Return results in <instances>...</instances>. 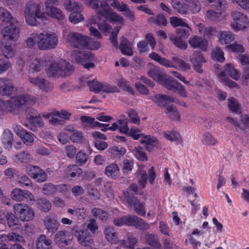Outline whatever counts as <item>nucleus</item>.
Wrapping results in <instances>:
<instances>
[{
	"label": "nucleus",
	"instance_id": "nucleus-45",
	"mask_svg": "<svg viewBox=\"0 0 249 249\" xmlns=\"http://www.w3.org/2000/svg\"><path fill=\"white\" fill-rule=\"evenodd\" d=\"M0 18L3 22H6L8 24L12 23L14 20H17L7 10L2 7L0 11Z\"/></svg>",
	"mask_w": 249,
	"mask_h": 249
},
{
	"label": "nucleus",
	"instance_id": "nucleus-13",
	"mask_svg": "<svg viewBox=\"0 0 249 249\" xmlns=\"http://www.w3.org/2000/svg\"><path fill=\"white\" fill-rule=\"evenodd\" d=\"M42 6L39 3H36L34 1L28 2L25 6L24 14L35 15L38 18L44 17V13L41 11Z\"/></svg>",
	"mask_w": 249,
	"mask_h": 249
},
{
	"label": "nucleus",
	"instance_id": "nucleus-39",
	"mask_svg": "<svg viewBox=\"0 0 249 249\" xmlns=\"http://www.w3.org/2000/svg\"><path fill=\"white\" fill-rule=\"evenodd\" d=\"M131 215L128 214L120 217H117L113 219V224L117 227H121L123 225L130 226Z\"/></svg>",
	"mask_w": 249,
	"mask_h": 249
},
{
	"label": "nucleus",
	"instance_id": "nucleus-21",
	"mask_svg": "<svg viewBox=\"0 0 249 249\" xmlns=\"http://www.w3.org/2000/svg\"><path fill=\"white\" fill-rule=\"evenodd\" d=\"M130 226L134 227L142 231L148 230L150 228V225L147 222L135 215H131Z\"/></svg>",
	"mask_w": 249,
	"mask_h": 249
},
{
	"label": "nucleus",
	"instance_id": "nucleus-61",
	"mask_svg": "<svg viewBox=\"0 0 249 249\" xmlns=\"http://www.w3.org/2000/svg\"><path fill=\"white\" fill-rule=\"evenodd\" d=\"M23 190L20 188H15L11 192V198L17 201H22Z\"/></svg>",
	"mask_w": 249,
	"mask_h": 249
},
{
	"label": "nucleus",
	"instance_id": "nucleus-46",
	"mask_svg": "<svg viewBox=\"0 0 249 249\" xmlns=\"http://www.w3.org/2000/svg\"><path fill=\"white\" fill-rule=\"evenodd\" d=\"M154 101L156 103H161L163 105V106L165 107L164 102L165 101H168L170 103L175 102L176 101L174 99L173 97L167 96L165 94H156L154 96Z\"/></svg>",
	"mask_w": 249,
	"mask_h": 249
},
{
	"label": "nucleus",
	"instance_id": "nucleus-41",
	"mask_svg": "<svg viewBox=\"0 0 249 249\" xmlns=\"http://www.w3.org/2000/svg\"><path fill=\"white\" fill-rule=\"evenodd\" d=\"M30 123L34 125L33 128H30V129L35 131L36 130V127H42L44 125L43 121L39 114L36 116L32 115L28 118Z\"/></svg>",
	"mask_w": 249,
	"mask_h": 249
},
{
	"label": "nucleus",
	"instance_id": "nucleus-15",
	"mask_svg": "<svg viewBox=\"0 0 249 249\" xmlns=\"http://www.w3.org/2000/svg\"><path fill=\"white\" fill-rule=\"evenodd\" d=\"M190 61L192 63L194 69L196 72L201 73L203 71L202 65L206 62V60L202 53L199 51H196L190 57Z\"/></svg>",
	"mask_w": 249,
	"mask_h": 249
},
{
	"label": "nucleus",
	"instance_id": "nucleus-32",
	"mask_svg": "<svg viewBox=\"0 0 249 249\" xmlns=\"http://www.w3.org/2000/svg\"><path fill=\"white\" fill-rule=\"evenodd\" d=\"M37 249H53L51 241L45 235H41L36 243Z\"/></svg>",
	"mask_w": 249,
	"mask_h": 249
},
{
	"label": "nucleus",
	"instance_id": "nucleus-22",
	"mask_svg": "<svg viewBox=\"0 0 249 249\" xmlns=\"http://www.w3.org/2000/svg\"><path fill=\"white\" fill-rule=\"evenodd\" d=\"M0 48L2 54L6 58H12L16 53L15 46L11 43L2 42Z\"/></svg>",
	"mask_w": 249,
	"mask_h": 249
},
{
	"label": "nucleus",
	"instance_id": "nucleus-28",
	"mask_svg": "<svg viewBox=\"0 0 249 249\" xmlns=\"http://www.w3.org/2000/svg\"><path fill=\"white\" fill-rule=\"evenodd\" d=\"M120 48L123 54L128 56L133 55L132 44L127 38L124 37L121 38Z\"/></svg>",
	"mask_w": 249,
	"mask_h": 249
},
{
	"label": "nucleus",
	"instance_id": "nucleus-52",
	"mask_svg": "<svg viewBox=\"0 0 249 249\" xmlns=\"http://www.w3.org/2000/svg\"><path fill=\"white\" fill-rule=\"evenodd\" d=\"M139 173L141 174V178L138 180V184L140 188L143 189L145 187L147 180L148 179L146 171L143 169V167H140Z\"/></svg>",
	"mask_w": 249,
	"mask_h": 249
},
{
	"label": "nucleus",
	"instance_id": "nucleus-4",
	"mask_svg": "<svg viewBox=\"0 0 249 249\" xmlns=\"http://www.w3.org/2000/svg\"><path fill=\"white\" fill-rule=\"evenodd\" d=\"M100 7L101 10L96 13V18L98 20H101L103 17L110 21L123 24L124 18L116 12H113L106 1H102L101 2Z\"/></svg>",
	"mask_w": 249,
	"mask_h": 249
},
{
	"label": "nucleus",
	"instance_id": "nucleus-43",
	"mask_svg": "<svg viewBox=\"0 0 249 249\" xmlns=\"http://www.w3.org/2000/svg\"><path fill=\"white\" fill-rule=\"evenodd\" d=\"M67 174L71 178L80 176L82 173V169L75 164L68 166L66 169Z\"/></svg>",
	"mask_w": 249,
	"mask_h": 249
},
{
	"label": "nucleus",
	"instance_id": "nucleus-38",
	"mask_svg": "<svg viewBox=\"0 0 249 249\" xmlns=\"http://www.w3.org/2000/svg\"><path fill=\"white\" fill-rule=\"evenodd\" d=\"M160 84L170 90L175 91V89L179 83L177 80H173L167 77V75L163 79Z\"/></svg>",
	"mask_w": 249,
	"mask_h": 249
},
{
	"label": "nucleus",
	"instance_id": "nucleus-6",
	"mask_svg": "<svg viewBox=\"0 0 249 249\" xmlns=\"http://www.w3.org/2000/svg\"><path fill=\"white\" fill-rule=\"evenodd\" d=\"M66 40L70 46L80 49L87 48L89 42L88 37L76 32H70L67 35Z\"/></svg>",
	"mask_w": 249,
	"mask_h": 249
},
{
	"label": "nucleus",
	"instance_id": "nucleus-51",
	"mask_svg": "<svg viewBox=\"0 0 249 249\" xmlns=\"http://www.w3.org/2000/svg\"><path fill=\"white\" fill-rule=\"evenodd\" d=\"M228 107L230 110L232 112L238 113L241 111V106L237 100L234 98L228 99Z\"/></svg>",
	"mask_w": 249,
	"mask_h": 249
},
{
	"label": "nucleus",
	"instance_id": "nucleus-59",
	"mask_svg": "<svg viewBox=\"0 0 249 249\" xmlns=\"http://www.w3.org/2000/svg\"><path fill=\"white\" fill-rule=\"evenodd\" d=\"M175 10L181 14H186L188 12L187 6L179 2L176 1L173 4Z\"/></svg>",
	"mask_w": 249,
	"mask_h": 249
},
{
	"label": "nucleus",
	"instance_id": "nucleus-42",
	"mask_svg": "<svg viewBox=\"0 0 249 249\" xmlns=\"http://www.w3.org/2000/svg\"><path fill=\"white\" fill-rule=\"evenodd\" d=\"M141 142L145 144V148L148 151H151L153 146L158 145V141L156 139L147 136H143L142 138Z\"/></svg>",
	"mask_w": 249,
	"mask_h": 249
},
{
	"label": "nucleus",
	"instance_id": "nucleus-34",
	"mask_svg": "<svg viewBox=\"0 0 249 249\" xmlns=\"http://www.w3.org/2000/svg\"><path fill=\"white\" fill-rule=\"evenodd\" d=\"M33 158L30 153L27 151H22L18 153L15 156V160L21 163L31 162Z\"/></svg>",
	"mask_w": 249,
	"mask_h": 249
},
{
	"label": "nucleus",
	"instance_id": "nucleus-63",
	"mask_svg": "<svg viewBox=\"0 0 249 249\" xmlns=\"http://www.w3.org/2000/svg\"><path fill=\"white\" fill-rule=\"evenodd\" d=\"M19 137L21 139L22 142L27 145L33 143L34 141L33 135L27 131Z\"/></svg>",
	"mask_w": 249,
	"mask_h": 249
},
{
	"label": "nucleus",
	"instance_id": "nucleus-55",
	"mask_svg": "<svg viewBox=\"0 0 249 249\" xmlns=\"http://www.w3.org/2000/svg\"><path fill=\"white\" fill-rule=\"evenodd\" d=\"M217 73L219 78H220L221 80L224 81L226 83V84L229 87L231 88L237 87L239 88L238 85L235 82L229 79V78L226 77L224 71L218 72L217 71Z\"/></svg>",
	"mask_w": 249,
	"mask_h": 249
},
{
	"label": "nucleus",
	"instance_id": "nucleus-49",
	"mask_svg": "<svg viewBox=\"0 0 249 249\" xmlns=\"http://www.w3.org/2000/svg\"><path fill=\"white\" fill-rule=\"evenodd\" d=\"M56 185L51 183H45L42 188L43 193L46 196H50L54 194L57 191Z\"/></svg>",
	"mask_w": 249,
	"mask_h": 249
},
{
	"label": "nucleus",
	"instance_id": "nucleus-29",
	"mask_svg": "<svg viewBox=\"0 0 249 249\" xmlns=\"http://www.w3.org/2000/svg\"><path fill=\"white\" fill-rule=\"evenodd\" d=\"M149 57L153 60L158 62L160 65H163L167 68H175L174 63L171 62L170 60L161 57L158 54L155 52H153L149 55Z\"/></svg>",
	"mask_w": 249,
	"mask_h": 249
},
{
	"label": "nucleus",
	"instance_id": "nucleus-57",
	"mask_svg": "<svg viewBox=\"0 0 249 249\" xmlns=\"http://www.w3.org/2000/svg\"><path fill=\"white\" fill-rule=\"evenodd\" d=\"M212 57L213 59L217 60L220 62H223L225 60L224 53L219 47H216L213 51Z\"/></svg>",
	"mask_w": 249,
	"mask_h": 249
},
{
	"label": "nucleus",
	"instance_id": "nucleus-40",
	"mask_svg": "<svg viewBox=\"0 0 249 249\" xmlns=\"http://www.w3.org/2000/svg\"><path fill=\"white\" fill-rule=\"evenodd\" d=\"M173 62L178 65L179 69L183 71H189L191 69V65L184 61L178 56H173L172 58Z\"/></svg>",
	"mask_w": 249,
	"mask_h": 249
},
{
	"label": "nucleus",
	"instance_id": "nucleus-56",
	"mask_svg": "<svg viewBox=\"0 0 249 249\" xmlns=\"http://www.w3.org/2000/svg\"><path fill=\"white\" fill-rule=\"evenodd\" d=\"M110 5L121 12H124L129 7L127 4L118 0H113V3H110Z\"/></svg>",
	"mask_w": 249,
	"mask_h": 249
},
{
	"label": "nucleus",
	"instance_id": "nucleus-44",
	"mask_svg": "<svg viewBox=\"0 0 249 249\" xmlns=\"http://www.w3.org/2000/svg\"><path fill=\"white\" fill-rule=\"evenodd\" d=\"M202 141L204 144L208 146H214L218 143L217 139L209 132L204 133Z\"/></svg>",
	"mask_w": 249,
	"mask_h": 249
},
{
	"label": "nucleus",
	"instance_id": "nucleus-19",
	"mask_svg": "<svg viewBox=\"0 0 249 249\" xmlns=\"http://www.w3.org/2000/svg\"><path fill=\"white\" fill-rule=\"evenodd\" d=\"M44 223L48 231L52 233L57 231L60 225L57 217L53 215L46 217L44 220Z\"/></svg>",
	"mask_w": 249,
	"mask_h": 249
},
{
	"label": "nucleus",
	"instance_id": "nucleus-5",
	"mask_svg": "<svg viewBox=\"0 0 249 249\" xmlns=\"http://www.w3.org/2000/svg\"><path fill=\"white\" fill-rule=\"evenodd\" d=\"M13 212L21 221H29L34 219L33 209L25 203H16L13 207Z\"/></svg>",
	"mask_w": 249,
	"mask_h": 249
},
{
	"label": "nucleus",
	"instance_id": "nucleus-36",
	"mask_svg": "<svg viewBox=\"0 0 249 249\" xmlns=\"http://www.w3.org/2000/svg\"><path fill=\"white\" fill-rule=\"evenodd\" d=\"M224 71L235 80H238L241 76L240 72L235 69L233 65L231 63L225 65ZM225 74H226V73Z\"/></svg>",
	"mask_w": 249,
	"mask_h": 249
},
{
	"label": "nucleus",
	"instance_id": "nucleus-2",
	"mask_svg": "<svg viewBox=\"0 0 249 249\" xmlns=\"http://www.w3.org/2000/svg\"><path fill=\"white\" fill-rule=\"evenodd\" d=\"M36 98L29 94H23L11 97L7 102L0 100V110L2 109L7 112H13L21 106L25 104H34Z\"/></svg>",
	"mask_w": 249,
	"mask_h": 249
},
{
	"label": "nucleus",
	"instance_id": "nucleus-25",
	"mask_svg": "<svg viewBox=\"0 0 249 249\" xmlns=\"http://www.w3.org/2000/svg\"><path fill=\"white\" fill-rule=\"evenodd\" d=\"M46 13L48 16L58 20H63L65 18L63 11L55 6L46 9Z\"/></svg>",
	"mask_w": 249,
	"mask_h": 249
},
{
	"label": "nucleus",
	"instance_id": "nucleus-26",
	"mask_svg": "<svg viewBox=\"0 0 249 249\" xmlns=\"http://www.w3.org/2000/svg\"><path fill=\"white\" fill-rule=\"evenodd\" d=\"M107 241L112 244H116L118 241L117 233L115 229L111 226H107L104 231Z\"/></svg>",
	"mask_w": 249,
	"mask_h": 249
},
{
	"label": "nucleus",
	"instance_id": "nucleus-30",
	"mask_svg": "<svg viewBox=\"0 0 249 249\" xmlns=\"http://www.w3.org/2000/svg\"><path fill=\"white\" fill-rule=\"evenodd\" d=\"M120 173L118 165L115 163H111L107 165L105 169V174L112 179L116 178Z\"/></svg>",
	"mask_w": 249,
	"mask_h": 249
},
{
	"label": "nucleus",
	"instance_id": "nucleus-50",
	"mask_svg": "<svg viewBox=\"0 0 249 249\" xmlns=\"http://www.w3.org/2000/svg\"><path fill=\"white\" fill-rule=\"evenodd\" d=\"M108 152L111 154L113 158H120L125 153V149L124 148H118L113 146L108 149Z\"/></svg>",
	"mask_w": 249,
	"mask_h": 249
},
{
	"label": "nucleus",
	"instance_id": "nucleus-20",
	"mask_svg": "<svg viewBox=\"0 0 249 249\" xmlns=\"http://www.w3.org/2000/svg\"><path fill=\"white\" fill-rule=\"evenodd\" d=\"M189 43L194 48H199L203 51H206L208 47V41L206 39L196 36L189 39Z\"/></svg>",
	"mask_w": 249,
	"mask_h": 249
},
{
	"label": "nucleus",
	"instance_id": "nucleus-27",
	"mask_svg": "<svg viewBox=\"0 0 249 249\" xmlns=\"http://www.w3.org/2000/svg\"><path fill=\"white\" fill-rule=\"evenodd\" d=\"M163 136L167 140L171 142H175L177 144H181L183 139L179 133L175 130L164 131Z\"/></svg>",
	"mask_w": 249,
	"mask_h": 249
},
{
	"label": "nucleus",
	"instance_id": "nucleus-62",
	"mask_svg": "<svg viewBox=\"0 0 249 249\" xmlns=\"http://www.w3.org/2000/svg\"><path fill=\"white\" fill-rule=\"evenodd\" d=\"M88 159V155L82 151L78 152L76 156V161L80 165L85 164L87 162Z\"/></svg>",
	"mask_w": 249,
	"mask_h": 249
},
{
	"label": "nucleus",
	"instance_id": "nucleus-53",
	"mask_svg": "<svg viewBox=\"0 0 249 249\" xmlns=\"http://www.w3.org/2000/svg\"><path fill=\"white\" fill-rule=\"evenodd\" d=\"M87 84L89 87L90 91L99 93L103 89V84L96 80L88 81Z\"/></svg>",
	"mask_w": 249,
	"mask_h": 249
},
{
	"label": "nucleus",
	"instance_id": "nucleus-35",
	"mask_svg": "<svg viewBox=\"0 0 249 249\" xmlns=\"http://www.w3.org/2000/svg\"><path fill=\"white\" fill-rule=\"evenodd\" d=\"M5 219L7 221L9 227L11 229H15L16 226L18 225L20 220L18 217L15 213L8 212L5 215Z\"/></svg>",
	"mask_w": 249,
	"mask_h": 249
},
{
	"label": "nucleus",
	"instance_id": "nucleus-8",
	"mask_svg": "<svg viewBox=\"0 0 249 249\" xmlns=\"http://www.w3.org/2000/svg\"><path fill=\"white\" fill-rule=\"evenodd\" d=\"M3 37L7 40L15 41L20 35V29L18 20H14L12 23L7 24L1 31Z\"/></svg>",
	"mask_w": 249,
	"mask_h": 249
},
{
	"label": "nucleus",
	"instance_id": "nucleus-10",
	"mask_svg": "<svg viewBox=\"0 0 249 249\" xmlns=\"http://www.w3.org/2000/svg\"><path fill=\"white\" fill-rule=\"evenodd\" d=\"M71 231L77 237L79 243L82 246L90 248L93 245V240L87 230H80L77 227H74L72 229Z\"/></svg>",
	"mask_w": 249,
	"mask_h": 249
},
{
	"label": "nucleus",
	"instance_id": "nucleus-11",
	"mask_svg": "<svg viewBox=\"0 0 249 249\" xmlns=\"http://www.w3.org/2000/svg\"><path fill=\"white\" fill-rule=\"evenodd\" d=\"M126 202L130 206L134 207L136 213L139 215L144 216L145 215L146 211L144 209V206L137 197L132 196L128 191L124 192Z\"/></svg>",
	"mask_w": 249,
	"mask_h": 249
},
{
	"label": "nucleus",
	"instance_id": "nucleus-9",
	"mask_svg": "<svg viewBox=\"0 0 249 249\" xmlns=\"http://www.w3.org/2000/svg\"><path fill=\"white\" fill-rule=\"evenodd\" d=\"M234 22L231 24V28L235 31L245 30L249 24L247 17L243 13L233 11L231 13Z\"/></svg>",
	"mask_w": 249,
	"mask_h": 249
},
{
	"label": "nucleus",
	"instance_id": "nucleus-24",
	"mask_svg": "<svg viewBox=\"0 0 249 249\" xmlns=\"http://www.w3.org/2000/svg\"><path fill=\"white\" fill-rule=\"evenodd\" d=\"M144 240L152 248L159 249L161 247L159 237L156 234L147 233L145 235Z\"/></svg>",
	"mask_w": 249,
	"mask_h": 249
},
{
	"label": "nucleus",
	"instance_id": "nucleus-37",
	"mask_svg": "<svg viewBox=\"0 0 249 249\" xmlns=\"http://www.w3.org/2000/svg\"><path fill=\"white\" fill-rule=\"evenodd\" d=\"M37 208L44 212L49 211L52 208L51 202L45 198H38L36 200Z\"/></svg>",
	"mask_w": 249,
	"mask_h": 249
},
{
	"label": "nucleus",
	"instance_id": "nucleus-23",
	"mask_svg": "<svg viewBox=\"0 0 249 249\" xmlns=\"http://www.w3.org/2000/svg\"><path fill=\"white\" fill-rule=\"evenodd\" d=\"M148 75L160 84L162 81L166 74L162 72L159 67L153 66L147 72Z\"/></svg>",
	"mask_w": 249,
	"mask_h": 249
},
{
	"label": "nucleus",
	"instance_id": "nucleus-33",
	"mask_svg": "<svg viewBox=\"0 0 249 249\" xmlns=\"http://www.w3.org/2000/svg\"><path fill=\"white\" fill-rule=\"evenodd\" d=\"M13 135L11 131L8 129L4 130L2 139V142L5 148L12 147L13 141Z\"/></svg>",
	"mask_w": 249,
	"mask_h": 249
},
{
	"label": "nucleus",
	"instance_id": "nucleus-3",
	"mask_svg": "<svg viewBox=\"0 0 249 249\" xmlns=\"http://www.w3.org/2000/svg\"><path fill=\"white\" fill-rule=\"evenodd\" d=\"M58 43V37L54 33L45 31L38 34L37 45L41 50L54 49L57 45Z\"/></svg>",
	"mask_w": 249,
	"mask_h": 249
},
{
	"label": "nucleus",
	"instance_id": "nucleus-54",
	"mask_svg": "<svg viewBox=\"0 0 249 249\" xmlns=\"http://www.w3.org/2000/svg\"><path fill=\"white\" fill-rule=\"evenodd\" d=\"M92 213L94 216L98 217L99 219L103 221H106L108 218L107 213L100 209H93Z\"/></svg>",
	"mask_w": 249,
	"mask_h": 249
},
{
	"label": "nucleus",
	"instance_id": "nucleus-14",
	"mask_svg": "<svg viewBox=\"0 0 249 249\" xmlns=\"http://www.w3.org/2000/svg\"><path fill=\"white\" fill-rule=\"evenodd\" d=\"M24 241V238L21 235L15 232L0 235V244L1 246L6 247L13 242L22 243Z\"/></svg>",
	"mask_w": 249,
	"mask_h": 249
},
{
	"label": "nucleus",
	"instance_id": "nucleus-64",
	"mask_svg": "<svg viewBox=\"0 0 249 249\" xmlns=\"http://www.w3.org/2000/svg\"><path fill=\"white\" fill-rule=\"evenodd\" d=\"M127 113L132 123L137 124H140V118L136 111L131 109L128 110Z\"/></svg>",
	"mask_w": 249,
	"mask_h": 249
},
{
	"label": "nucleus",
	"instance_id": "nucleus-60",
	"mask_svg": "<svg viewBox=\"0 0 249 249\" xmlns=\"http://www.w3.org/2000/svg\"><path fill=\"white\" fill-rule=\"evenodd\" d=\"M84 19V16L80 12H73L69 17V20L73 24L77 23Z\"/></svg>",
	"mask_w": 249,
	"mask_h": 249
},
{
	"label": "nucleus",
	"instance_id": "nucleus-47",
	"mask_svg": "<svg viewBox=\"0 0 249 249\" xmlns=\"http://www.w3.org/2000/svg\"><path fill=\"white\" fill-rule=\"evenodd\" d=\"M169 38L177 47L181 49H186L187 48V44L183 40V38L176 36L174 35H170Z\"/></svg>",
	"mask_w": 249,
	"mask_h": 249
},
{
	"label": "nucleus",
	"instance_id": "nucleus-31",
	"mask_svg": "<svg viewBox=\"0 0 249 249\" xmlns=\"http://www.w3.org/2000/svg\"><path fill=\"white\" fill-rule=\"evenodd\" d=\"M218 38L219 42L222 44H229L235 39L234 35L230 31L221 32L218 35Z\"/></svg>",
	"mask_w": 249,
	"mask_h": 249
},
{
	"label": "nucleus",
	"instance_id": "nucleus-7",
	"mask_svg": "<svg viewBox=\"0 0 249 249\" xmlns=\"http://www.w3.org/2000/svg\"><path fill=\"white\" fill-rule=\"evenodd\" d=\"M72 57L77 63L82 65L86 69L89 70L95 67L94 61L95 57L90 52L83 53L82 52L74 51L72 52Z\"/></svg>",
	"mask_w": 249,
	"mask_h": 249
},
{
	"label": "nucleus",
	"instance_id": "nucleus-18",
	"mask_svg": "<svg viewBox=\"0 0 249 249\" xmlns=\"http://www.w3.org/2000/svg\"><path fill=\"white\" fill-rule=\"evenodd\" d=\"M72 240V236L71 233L65 231H59L54 235V241L59 245H68Z\"/></svg>",
	"mask_w": 249,
	"mask_h": 249
},
{
	"label": "nucleus",
	"instance_id": "nucleus-48",
	"mask_svg": "<svg viewBox=\"0 0 249 249\" xmlns=\"http://www.w3.org/2000/svg\"><path fill=\"white\" fill-rule=\"evenodd\" d=\"M166 113L169 114L170 117L173 120H179L180 114L176 108L173 105L165 107Z\"/></svg>",
	"mask_w": 249,
	"mask_h": 249
},
{
	"label": "nucleus",
	"instance_id": "nucleus-1",
	"mask_svg": "<svg viewBox=\"0 0 249 249\" xmlns=\"http://www.w3.org/2000/svg\"><path fill=\"white\" fill-rule=\"evenodd\" d=\"M45 72L47 76L50 78L58 79L71 75L74 71L72 65L65 60H53L50 56L49 62L47 63Z\"/></svg>",
	"mask_w": 249,
	"mask_h": 249
},
{
	"label": "nucleus",
	"instance_id": "nucleus-16",
	"mask_svg": "<svg viewBox=\"0 0 249 249\" xmlns=\"http://www.w3.org/2000/svg\"><path fill=\"white\" fill-rule=\"evenodd\" d=\"M14 88V85L11 79L0 78V95L10 96L13 93Z\"/></svg>",
	"mask_w": 249,
	"mask_h": 249
},
{
	"label": "nucleus",
	"instance_id": "nucleus-12",
	"mask_svg": "<svg viewBox=\"0 0 249 249\" xmlns=\"http://www.w3.org/2000/svg\"><path fill=\"white\" fill-rule=\"evenodd\" d=\"M28 81L34 86L38 87L46 92H50L53 88V85L43 77L29 76Z\"/></svg>",
	"mask_w": 249,
	"mask_h": 249
},
{
	"label": "nucleus",
	"instance_id": "nucleus-58",
	"mask_svg": "<svg viewBox=\"0 0 249 249\" xmlns=\"http://www.w3.org/2000/svg\"><path fill=\"white\" fill-rule=\"evenodd\" d=\"M170 22L174 27L182 26L189 29V26L182 19L176 17L171 18Z\"/></svg>",
	"mask_w": 249,
	"mask_h": 249
},
{
	"label": "nucleus",
	"instance_id": "nucleus-17",
	"mask_svg": "<svg viewBox=\"0 0 249 249\" xmlns=\"http://www.w3.org/2000/svg\"><path fill=\"white\" fill-rule=\"evenodd\" d=\"M50 59V56H45L43 58L33 57L30 60L29 67L31 69L36 72L40 71L44 67H47Z\"/></svg>",
	"mask_w": 249,
	"mask_h": 249
}]
</instances>
